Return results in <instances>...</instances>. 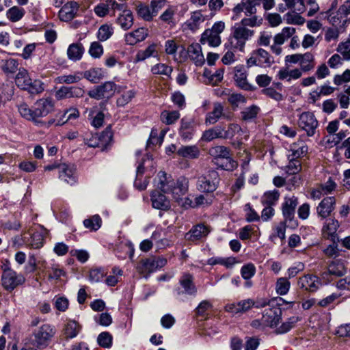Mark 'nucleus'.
<instances>
[{
    "instance_id": "obj_1",
    "label": "nucleus",
    "mask_w": 350,
    "mask_h": 350,
    "mask_svg": "<svg viewBox=\"0 0 350 350\" xmlns=\"http://www.w3.org/2000/svg\"><path fill=\"white\" fill-rule=\"evenodd\" d=\"M189 181L185 177L174 180L164 172H159L155 180V187L163 193H171L173 199L179 202L187 190Z\"/></svg>"
},
{
    "instance_id": "obj_2",
    "label": "nucleus",
    "mask_w": 350,
    "mask_h": 350,
    "mask_svg": "<svg viewBox=\"0 0 350 350\" xmlns=\"http://www.w3.org/2000/svg\"><path fill=\"white\" fill-rule=\"evenodd\" d=\"M56 330L51 324L44 323L34 329L31 342L38 348L46 347L55 335Z\"/></svg>"
},
{
    "instance_id": "obj_3",
    "label": "nucleus",
    "mask_w": 350,
    "mask_h": 350,
    "mask_svg": "<svg viewBox=\"0 0 350 350\" xmlns=\"http://www.w3.org/2000/svg\"><path fill=\"white\" fill-rule=\"evenodd\" d=\"M16 85L22 90H27L31 94H38L43 90L42 83L40 81H32L28 71L21 68L15 77Z\"/></svg>"
},
{
    "instance_id": "obj_4",
    "label": "nucleus",
    "mask_w": 350,
    "mask_h": 350,
    "mask_svg": "<svg viewBox=\"0 0 350 350\" xmlns=\"http://www.w3.org/2000/svg\"><path fill=\"white\" fill-rule=\"evenodd\" d=\"M267 304L266 301L254 300L253 299H245L237 302L228 303L225 306V311L232 314H243L248 312L252 308L264 307Z\"/></svg>"
},
{
    "instance_id": "obj_5",
    "label": "nucleus",
    "mask_w": 350,
    "mask_h": 350,
    "mask_svg": "<svg viewBox=\"0 0 350 350\" xmlns=\"http://www.w3.org/2000/svg\"><path fill=\"white\" fill-rule=\"evenodd\" d=\"M226 28L225 23L218 21L213 24L211 28L206 29L201 36V44H208L209 46L216 47L221 44L220 34Z\"/></svg>"
},
{
    "instance_id": "obj_6",
    "label": "nucleus",
    "mask_w": 350,
    "mask_h": 350,
    "mask_svg": "<svg viewBox=\"0 0 350 350\" xmlns=\"http://www.w3.org/2000/svg\"><path fill=\"white\" fill-rule=\"evenodd\" d=\"M260 4V0H241L232 9V15L231 19L234 21H239L244 15L249 16L256 14V6Z\"/></svg>"
},
{
    "instance_id": "obj_7",
    "label": "nucleus",
    "mask_w": 350,
    "mask_h": 350,
    "mask_svg": "<svg viewBox=\"0 0 350 350\" xmlns=\"http://www.w3.org/2000/svg\"><path fill=\"white\" fill-rule=\"evenodd\" d=\"M274 63L273 57L266 50L259 48L252 51L247 59V66L270 67Z\"/></svg>"
},
{
    "instance_id": "obj_8",
    "label": "nucleus",
    "mask_w": 350,
    "mask_h": 350,
    "mask_svg": "<svg viewBox=\"0 0 350 350\" xmlns=\"http://www.w3.org/2000/svg\"><path fill=\"white\" fill-rule=\"evenodd\" d=\"M297 204V198L293 196L291 197H285L282 206L284 220H285V222H288V226L292 228L298 226V221L295 219V211Z\"/></svg>"
},
{
    "instance_id": "obj_9",
    "label": "nucleus",
    "mask_w": 350,
    "mask_h": 350,
    "mask_svg": "<svg viewBox=\"0 0 350 350\" xmlns=\"http://www.w3.org/2000/svg\"><path fill=\"white\" fill-rule=\"evenodd\" d=\"M54 110V103L50 98H41L34 103L33 116H35V124H43L45 122L41 118L46 116Z\"/></svg>"
},
{
    "instance_id": "obj_10",
    "label": "nucleus",
    "mask_w": 350,
    "mask_h": 350,
    "mask_svg": "<svg viewBox=\"0 0 350 350\" xmlns=\"http://www.w3.org/2000/svg\"><path fill=\"white\" fill-rule=\"evenodd\" d=\"M2 268L3 269L2 284L6 290L11 291L17 286L24 282V278L21 275H18L15 271L11 270L8 267V264H3Z\"/></svg>"
},
{
    "instance_id": "obj_11",
    "label": "nucleus",
    "mask_w": 350,
    "mask_h": 350,
    "mask_svg": "<svg viewBox=\"0 0 350 350\" xmlns=\"http://www.w3.org/2000/svg\"><path fill=\"white\" fill-rule=\"evenodd\" d=\"M219 183V176L217 172L211 171L206 176L198 178V189L203 192H213L216 190Z\"/></svg>"
},
{
    "instance_id": "obj_12",
    "label": "nucleus",
    "mask_w": 350,
    "mask_h": 350,
    "mask_svg": "<svg viewBox=\"0 0 350 350\" xmlns=\"http://www.w3.org/2000/svg\"><path fill=\"white\" fill-rule=\"evenodd\" d=\"M282 315V309L278 306L266 308L262 314L261 323L264 326L274 327L279 323Z\"/></svg>"
},
{
    "instance_id": "obj_13",
    "label": "nucleus",
    "mask_w": 350,
    "mask_h": 350,
    "mask_svg": "<svg viewBox=\"0 0 350 350\" xmlns=\"http://www.w3.org/2000/svg\"><path fill=\"white\" fill-rule=\"evenodd\" d=\"M116 90V84L113 82H105L92 90L88 92V95L93 98L99 100L102 98H109Z\"/></svg>"
},
{
    "instance_id": "obj_14",
    "label": "nucleus",
    "mask_w": 350,
    "mask_h": 350,
    "mask_svg": "<svg viewBox=\"0 0 350 350\" xmlns=\"http://www.w3.org/2000/svg\"><path fill=\"white\" fill-rule=\"evenodd\" d=\"M298 124L308 136H312L318 126V121L312 113L304 112L300 115Z\"/></svg>"
},
{
    "instance_id": "obj_15",
    "label": "nucleus",
    "mask_w": 350,
    "mask_h": 350,
    "mask_svg": "<svg viewBox=\"0 0 350 350\" xmlns=\"http://www.w3.org/2000/svg\"><path fill=\"white\" fill-rule=\"evenodd\" d=\"M46 230L41 227L31 228L24 234L23 238L32 247L39 248L42 246Z\"/></svg>"
},
{
    "instance_id": "obj_16",
    "label": "nucleus",
    "mask_w": 350,
    "mask_h": 350,
    "mask_svg": "<svg viewBox=\"0 0 350 350\" xmlns=\"http://www.w3.org/2000/svg\"><path fill=\"white\" fill-rule=\"evenodd\" d=\"M162 192L156 187L151 194V202L154 208L166 211L170 208V202Z\"/></svg>"
},
{
    "instance_id": "obj_17",
    "label": "nucleus",
    "mask_w": 350,
    "mask_h": 350,
    "mask_svg": "<svg viewBox=\"0 0 350 350\" xmlns=\"http://www.w3.org/2000/svg\"><path fill=\"white\" fill-rule=\"evenodd\" d=\"M336 200L334 197L324 198L317 207V212L319 217L325 219L329 217L334 209Z\"/></svg>"
},
{
    "instance_id": "obj_18",
    "label": "nucleus",
    "mask_w": 350,
    "mask_h": 350,
    "mask_svg": "<svg viewBox=\"0 0 350 350\" xmlns=\"http://www.w3.org/2000/svg\"><path fill=\"white\" fill-rule=\"evenodd\" d=\"M58 169L59 178L61 180L71 185L76 182L75 167L73 165L62 163L59 165Z\"/></svg>"
},
{
    "instance_id": "obj_19",
    "label": "nucleus",
    "mask_w": 350,
    "mask_h": 350,
    "mask_svg": "<svg viewBox=\"0 0 350 350\" xmlns=\"http://www.w3.org/2000/svg\"><path fill=\"white\" fill-rule=\"evenodd\" d=\"M79 5L77 2L70 1L66 3L59 12V17L61 21L68 22L76 15Z\"/></svg>"
},
{
    "instance_id": "obj_20",
    "label": "nucleus",
    "mask_w": 350,
    "mask_h": 350,
    "mask_svg": "<svg viewBox=\"0 0 350 350\" xmlns=\"http://www.w3.org/2000/svg\"><path fill=\"white\" fill-rule=\"evenodd\" d=\"M147 36L148 30L144 27H140L126 33L124 36V41L126 44L135 45V44L144 40Z\"/></svg>"
},
{
    "instance_id": "obj_21",
    "label": "nucleus",
    "mask_w": 350,
    "mask_h": 350,
    "mask_svg": "<svg viewBox=\"0 0 350 350\" xmlns=\"http://www.w3.org/2000/svg\"><path fill=\"white\" fill-rule=\"evenodd\" d=\"M299 285L306 291L314 292L319 288L321 282L317 277L308 275L299 278Z\"/></svg>"
},
{
    "instance_id": "obj_22",
    "label": "nucleus",
    "mask_w": 350,
    "mask_h": 350,
    "mask_svg": "<svg viewBox=\"0 0 350 350\" xmlns=\"http://www.w3.org/2000/svg\"><path fill=\"white\" fill-rule=\"evenodd\" d=\"M221 117H225L224 106L221 103H215L213 105V110L206 114L205 124L207 125L213 124Z\"/></svg>"
},
{
    "instance_id": "obj_23",
    "label": "nucleus",
    "mask_w": 350,
    "mask_h": 350,
    "mask_svg": "<svg viewBox=\"0 0 350 350\" xmlns=\"http://www.w3.org/2000/svg\"><path fill=\"white\" fill-rule=\"evenodd\" d=\"M210 230L208 228L203 224L195 226L190 231L186 234L185 237L187 240L195 241L207 236Z\"/></svg>"
},
{
    "instance_id": "obj_24",
    "label": "nucleus",
    "mask_w": 350,
    "mask_h": 350,
    "mask_svg": "<svg viewBox=\"0 0 350 350\" xmlns=\"http://www.w3.org/2000/svg\"><path fill=\"white\" fill-rule=\"evenodd\" d=\"M187 54L196 65L202 66L204 63L205 59L199 44L194 43L189 45L187 49Z\"/></svg>"
},
{
    "instance_id": "obj_25",
    "label": "nucleus",
    "mask_w": 350,
    "mask_h": 350,
    "mask_svg": "<svg viewBox=\"0 0 350 350\" xmlns=\"http://www.w3.org/2000/svg\"><path fill=\"white\" fill-rule=\"evenodd\" d=\"M302 76V72L299 68L290 70L288 68H281L277 74L280 80H286L290 82L291 80H296Z\"/></svg>"
},
{
    "instance_id": "obj_26",
    "label": "nucleus",
    "mask_w": 350,
    "mask_h": 350,
    "mask_svg": "<svg viewBox=\"0 0 350 350\" xmlns=\"http://www.w3.org/2000/svg\"><path fill=\"white\" fill-rule=\"evenodd\" d=\"M181 157L189 159H197L200 155V150L196 146H183L176 152Z\"/></svg>"
},
{
    "instance_id": "obj_27",
    "label": "nucleus",
    "mask_w": 350,
    "mask_h": 350,
    "mask_svg": "<svg viewBox=\"0 0 350 350\" xmlns=\"http://www.w3.org/2000/svg\"><path fill=\"white\" fill-rule=\"evenodd\" d=\"M84 49L80 43H73L69 45L67 49V55L70 60L76 62L81 59Z\"/></svg>"
},
{
    "instance_id": "obj_28",
    "label": "nucleus",
    "mask_w": 350,
    "mask_h": 350,
    "mask_svg": "<svg viewBox=\"0 0 350 350\" xmlns=\"http://www.w3.org/2000/svg\"><path fill=\"white\" fill-rule=\"evenodd\" d=\"M234 80L238 86L244 90H250L251 85L247 81V74L241 66H237L235 68Z\"/></svg>"
},
{
    "instance_id": "obj_29",
    "label": "nucleus",
    "mask_w": 350,
    "mask_h": 350,
    "mask_svg": "<svg viewBox=\"0 0 350 350\" xmlns=\"http://www.w3.org/2000/svg\"><path fill=\"white\" fill-rule=\"evenodd\" d=\"M118 24L124 30H128L133 24V16L129 10H123V12L117 18Z\"/></svg>"
},
{
    "instance_id": "obj_30",
    "label": "nucleus",
    "mask_w": 350,
    "mask_h": 350,
    "mask_svg": "<svg viewBox=\"0 0 350 350\" xmlns=\"http://www.w3.org/2000/svg\"><path fill=\"white\" fill-rule=\"evenodd\" d=\"M338 227L339 223L337 220L334 219L327 220L322 229L323 236L334 239Z\"/></svg>"
},
{
    "instance_id": "obj_31",
    "label": "nucleus",
    "mask_w": 350,
    "mask_h": 350,
    "mask_svg": "<svg viewBox=\"0 0 350 350\" xmlns=\"http://www.w3.org/2000/svg\"><path fill=\"white\" fill-rule=\"evenodd\" d=\"M180 284L184 290L179 288L178 290V294L184 293L191 295L196 292L195 286L192 283V277L189 274H185L180 280Z\"/></svg>"
},
{
    "instance_id": "obj_32",
    "label": "nucleus",
    "mask_w": 350,
    "mask_h": 350,
    "mask_svg": "<svg viewBox=\"0 0 350 350\" xmlns=\"http://www.w3.org/2000/svg\"><path fill=\"white\" fill-rule=\"evenodd\" d=\"M262 17L257 16L256 14H254L241 18L240 22L236 24L245 27V28L257 27H260L262 24Z\"/></svg>"
},
{
    "instance_id": "obj_33",
    "label": "nucleus",
    "mask_w": 350,
    "mask_h": 350,
    "mask_svg": "<svg viewBox=\"0 0 350 350\" xmlns=\"http://www.w3.org/2000/svg\"><path fill=\"white\" fill-rule=\"evenodd\" d=\"M80 330V325L75 321H68L64 327L63 334L67 339L77 336Z\"/></svg>"
},
{
    "instance_id": "obj_34",
    "label": "nucleus",
    "mask_w": 350,
    "mask_h": 350,
    "mask_svg": "<svg viewBox=\"0 0 350 350\" xmlns=\"http://www.w3.org/2000/svg\"><path fill=\"white\" fill-rule=\"evenodd\" d=\"M314 57L310 53H306L302 54L301 58L300 60V66L299 69L301 72H308L312 70L314 67Z\"/></svg>"
},
{
    "instance_id": "obj_35",
    "label": "nucleus",
    "mask_w": 350,
    "mask_h": 350,
    "mask_svg": "<svg viewBox=\"0 0 350 350\" xmlns=\"http://www.w3.org/2000/svg\"><path fill=\"white\" fill-rule=\"evenodd\" d=\"M298 12H288L284 15L286 23L290 25H302L306 19Z\"/></svg>"
},
{
    "instance_id": "obj_36",
    "label": "nucleus",
    "mask_w": 350,
    "mask_h": 350,
    "mask_svg": "<svg viewBox=\"0 0 350 350\" xmlns=\"http://www.w3.org/2000/svg\"><path fill=\"white\" fill-rule=\"evenodd\" d=\"M209 154L215 158L230 159V150L223 146L212 147L209 150Z\"/></svg>"
},
{
    "instance_id": "obj_37",
    "label": "nucleus",
    "mask_w": 350,
    "mask_h": 350,
    "mask_svg": "<svg viewBox=\"0 0 350 350\" xmlns=\"http://www.w3.org/2000/svg\"><path fill=\"white\" fill-rule=\"evenodd\" d=\"M83 77L92 83H98L104 77V71L101 68H92L83 73Z\"/></svg>"
},
{
    "instance_id": "obj_38",
    "label": "nucleus",
    "mask_w": 350,
    "mask_h": 350,
    "mask_svg": "<svg viewBox=\"0 0 350 350\" xmlns=\"http://www.w3.org/2000/svg\"><path fill=\"white\" fill-rule=\"evenodd\" d=\"M158 52L157 51V45L152 44L148 46L145 50L140 51L136 55L137 61H143L150 57H157Z\"/></svg>"
},
{
    "instance_id": "obj_39",
    "label": "nucleus",
    "mask_w": 350,
    "mask_h": 350,
    "mask_svg": "<svg viewBox=\"0 0 350 350\" xmlns=\"http://www.w3.org/2000/svg\"><path fill=\"white\" fill-rule=\"evenodd\" d=\"M232 32L246 42L254 34V31L237 24L232 27Z\"/></svg>"
},
{
    "instance_id": "obj_40",
    "label": "nucleus",
    "mask_w": 350,
    "mask_h": 350,
    "mask_svg": "<svg viewBox=\"0 0 350 350\" xmlns=\"http://www.w3.org/2000/svg\"><path fill=\"white\" fill-rule=\"evenodd\" d=\"M79 116V111L77 108L70 107L66 109L63 115L62 116L60 120L57 123V125H62L65 124L69 120H75L78 118Z\"/></svg>"
},
{
    "instance_id": "obj_41",
    "label": "nucleus",
    "mask_w": 350,
    "mask_h": 350,
    "mask_svg": "<svg viewBox=\"0 0 350 350\" xmlns=\"http://www.w3.org/2000/svg\"><path fill=\"white\" fill-rule=\"evenodd\" d=\"M283 2L286 3L288 7L289 12H298L303 13L306 10V6L304 3V0H283Z\"/></svg>"
},
{
    "instance_id": "obj_42",
    "label": "nucleus",
    "mask_w": 350,
    "mask_h": 350,
    "mask_svg": "<svg viewBox=\"0 0 350 350\" xmlns=\"http://www.w3.org/2000/svg\"><path fill=\"white\" fill-rule=\"evenodd\" d=\"M24 15L25 10L17 6L12 7L7 11L6 13L8 18L14 23L20 21Z\"/></svg>"
},
{
    "instance_id": "obj_43",
    "label": "nucleus",
    "mask_w": 350,
    "mask_h": 350,
    "mask_svg": "<svg viewBox=\"0 0 350 350\" xmlns=\"http://www.w3.org/2000/svg\"><path fill=\"white\" fill-rule=\"evenodd\" d=\"M136 10L138 16L146 21H151L154 16L151 8L141 3L137 5Z\"/></svg>"
},
{
    "instance_id": "obj_44",
    "label": "nucleus",
    "mask_w": 350,
    "mask_h": 350,
    "mask_svg": "<svg viewBox=\"0 0 350 350\" xmlns=\"http://www.w3.org/2000/svg\"><path fill=\"white\" fill-rule=\"evenodd\" d=\"M259 108L255 105L250 106L245 108L241 111V120L243 121L248 122L254 119L258 113Z\"/></svg>"
},
{
    "instance_id": "obj_45",
    "label": "nucleus",
    "mask_w": 350,
    "mask_h": 350,
    "mask_svg": "<svg viewBox=\"0 0 350 350\" xmlns=\"http://www.w3.org/2000/svg\"><path fill=\"white\" fill-rule=\"evenodd\" d=\"M180 118V113L178 111H164L161 114V119L166 124L174 123Z\"/></svg>"
},
{
    "instance_id": "obj_46",
    "label": "nucleus",
    "mask_w": 350,
    "mask_h": 350,
    "mask_svg": "<svg viewBox=\"0 0 350 350\" xmlns=\"http://www.w3.org/2000/svg\"><path fill=\"white\" fill-rule=\"evenodd\" d=\"M176 12V8L174 6H169L160 16L161 20L169 25H174V15Z\"/></svg>"
},
{
    "instance_id": "obj_47",
    "label": "nucleus",
    "mask_w": 350,
    "mask_h": 350,
    "mask_svg": "<svg viewBox=\"0 0 350 350\" xmlns=\"http://www.w3.org/2000/svg\"><path fill=\"white\" fill-rule=\"evenodd\" d=\"M245 43V40L239 37L234 33H232V35L229 38L230 48L243 51L244 50Z\"/></svg>"
},
{
    "instance_id": "obj_48",
    "label": "nucleus",
    "mask_w": 350,
    "mask_h": 350,
    "mask_svg": "<svg viewBox=\"0 0 350 350\" xmlns=\"http://www.w3.org/2000/svg\"><path fill=\"white\" fill-rule=\"evenodd\" d=\"M291 284L286 278H280L276 282V292L280 295H286L290 288Z\"/></svg>"
},
{
    "instance_id": "obj_49",
    "label": "nucleus",
    "mask_w": 350,
    "mask_h": 350,
    "mask_svg": "<svg viewBox=\"0 0 350 350\" xmlns=\"http://www.w3.org/2000/svg\"><path fill=\"white\" fill-rule=\"evenodd\" d=\"M135 92L133 90H129L124 92L117 99V105L119 107H124L130 103L132 99L135 96Z\"/></svg>"
},
{
    "instance_id": "obj_50",
    "label": "nucleus",
    "mask_w": 350,
    "mask_h": 350,
    "mask_svg": "<svg viewBox=\"0 0 350 350\" xmlns=\"http://www.w3.org/2000/svg\"><path fill=\"white\" fill-rule=\"evenodd\" d=\"M113 33L111 26L108 25H102L97 33V37L100 41H105L108 40Z\"/></svg>"
},
{
    "instance_id": "obj_51",
    "label": "nucleus",
    "mask_w": 350,
    "mask_h": 350,
    "mask_svg": "<svg viewBox=\"0 0 350 350\" xmlns=\"http://www.w3.org/2000/svg\"><path fill=\"white\" fill-rule=\"evenodd\" d=\"M101 223L102 220L98 215L83 221L84 226L91 230H97L101 226Z\"/></svg>"
},
{
    "instance_id": "obj_52",
    "label": "nucleus",
    "mask_w": 350,
    "mask_h": 350,
    "mask_svg": "<svg viewBox=\"0 0 350 350\" xmlns=\"http://www.w3.org/2000/svg\"><path fill=\"white\" fill-rule=\"evenodd\" d=\"M299 321L298 317H290L287 321L284 322L282 324L280 327H279L276 329L277 334H284L288 332L292 327H294L295 323Z\"/></svg>"
},
{
    "instance_id": "obj_53",
    "label": "nucleus",
    "mask_w": 350,
    "mask_h": 350,
    "mask_svg": "<svg viewBox=\"0 0 350 350\" xmlns=\"http://www.w3.org/2000/svg\"><path fill=\"white\" fill-rule=\"evenodd\" d=\"M18 110L22 117L28 120H31L35 123L33 109H31L25 103H22L20 105H18Z\"/></svg>"
},
{
    "instance_id": "obj_54",
    "label": "nucleus",
    "mask_w": 350,
    "mask_h": 350,
    "mask_svg": "<svg viewBox=\"0 0 350 350\" xmlns=\"http://www.w3.org/2000/svg\"><path fill=\"white\" fill-rule=\"evenodd\" d=\"M291 151L292 154L289 155L288 157H291L292 159H297L306 154L308 147L304 144L298 147L295 144H294L291 147Z\"/></svg>"
},
{
    "instance_id": "obj_55",
    "label": "nucleus",
    "mask_w": 350,
    "mask_h": 350,
    "mask_svg": "<svg viewBox=\"0 0 350 350\" xmlns=\"http://www.w3.org/2000/svg\"><path fill=\"white\" fill-rule=\"evenodd\" d=\"M280 193L278 191L273 190L266 192L262 197V202L267 205L271 206L279 198Z\"/></svg>"
},
{
    "instance_id": "obj_56",
    "label": "nucleus",
    "mask_w": 350,
    "mask_h": 350,
    "mask_svg": "<svg viewBox=\"0 0 350 350\" xmlns=\"http://www.w3.org/2000/svg\"><path fill=\"white\" fill-rule=\"evenodd\" d=\"M289 163L286 166L285 170L288 174H296L301 170V165L300 162L297 159H292L289 157Z\"/></svg>"
},
{
    "instance_id": "obj_57",
    "label": "nucleus",
    "mask_w": 350,
    "mask_h": 350,
    "mask_svg": "<svg viewBox=\"0 0 350 350\" xmlns=\"http://www.w3.org/2000/svg\"><path fill=\"white\" fill-rule=\"evenodd\" d=\"M152 72L154 75L170 76L172 72V68L164 64H158L152 68Z\"/></svg>"
},
{
    "instance_id": "obj_58",
    "label": "nucleus",
    "mask_w": 350,
    "mask_h": 350,
    "mask_svg": "<svg viewBox=\"0 0 350 350\" xmlns=\"http://www.w3.org/2000/svg\"><path fill=\"white\" fill-rule=\"evenodd\" d=\"M211 307L212 305L209 301H203L196 308V313L199 317H201L203 319H206Z\"/></svg>"
},
{
    "instance_id": "obj_59",
    "label": "nucleus",
    "mask_w": 350,
    "mask_h": 350,
    "mask_svg": "<svg viewBox=\"0 0 350 350\" xmlns=\"http://www.w3.org/2000/svg\"><path fill=\"white\" fill-rule=\"evenodd\" d=\"M97 341L100 346L108 348L111 345L112 336L109 332H104L98 335Z\"/></svg>"
},
{
    "instance_id": "obj_60",
    "label": "nucleus",
    "mask_w": 350,
    "mask_h": 350,
    "mask_svg": "<svg viewBox=\"0 0 350 350\" xmlns=\"http://www.w3.org/2000/svg\"><path fill=\"white\" fill-rule=\"evenodd\" d=\"M18 62L14 59H9L4 62L1 69L6 73H14L17 70Z\"/></svg>"
},
{
    "instance_id": "obj_61",
    "label": "nucleus",
    "mask_w": 350,
    "mask_h": 350,
    "mask_svg": "<svg viewBox=\"0 0 350 350\" xmlns=\"http://www.w3.org/2000/svg\"><path fill=\"white\" fill-rule=\"evenodd\" d=\"M89 54L94 58H99L103 53V46L98 42H93L90 46Z\"/></svg>"
},
{
    "instance_id": "obj_62",
    "label": "nucleus",
    "mask_w": 350,
    "mask_h": 350,
    "mask_svg": "<svg viewBox=\"0 0 350 350\" xmlns=\"http://www.w3.org/2000/svg\"><path fill=\"white\" fill-rule=\"evenodd\" d=\"M327 270L329 274L336 276H341L346 271L344 264H329Z\"/></svg>"
},
{
    "instance_id": "obj_63",
    "label": "nucleus",
    "mask_w": 350,
    "mask_h": 350,
    "mask_svg": "<svg viewBox=\"0 0 350 350\" xmlns=\"http://www.w3.org/2000/svg\"><path fill=\"white\" fill-rule=\"evenodd\" d=\"M265 18L271 27H278L282 23V16L275 12L267 14Z\"/></svg>"
},
{
    "instance_id": "obj_64",
    "label": "nucleus",
    "mask_w": 350,
    "mask_h": 350,
    "mask_svg": "<svg viewBox=\"0 0 350 350\" xmlns=\"http://www.w3.org/2000/svg\"><path fill=\"white\" fill-rule=\"evenodd\" d=\"M337 51L343 55L345 59L350 60V40L341 42L337 47Z\"/></svg>"
}]
</instances>
